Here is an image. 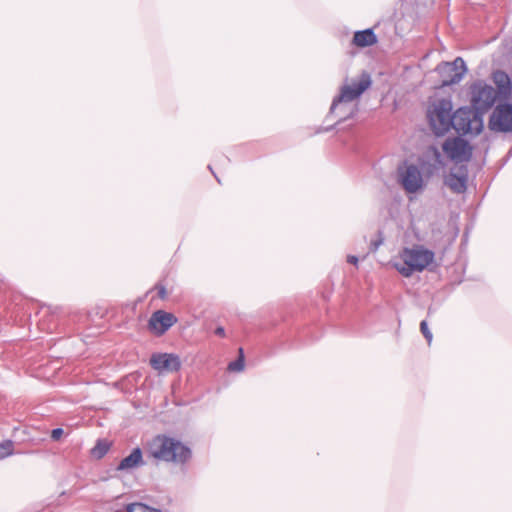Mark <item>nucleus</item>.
Wrapping results in <instances>:
<instances>
[{
	"mask_svg": "<svg viewBox=\"0 0 512 512\" xmlns=\"http://www.w3.org/2000/svg\"><path fill=\"white\" fill-rule=\"evenodd\" d=\"M421 165L428 176L442 168L443 161L439 150L433 146L429 147L421 159Z\"/></svg>",
	"mask_w": 512,
	"mask_h": 512,
	"instance_id": "obj_13",
	"label": "nucleus"
},
{
	"mask_svg": "<svg viewBox=\"0 0 512 512\" xmlns=\"http://www.w3.org/2000/svg\"><path fill=\"white\" fill-rule=\"evenodd\" d=\"M381 244V241L377 242V243H374V247H373V250H377L378 246Z\"/></svg>",
	"mask_w": 512,
	"mask_h": 512,
	"instance_id": "obj_27",
	"label": "nucleus"
},
{
	"mask_svg": "<svg viewBox=\"0 0 512 512\" xmlns=\"http://www.w3.org/2000/svg\"><path fill=\"white\" fill-rule=\"evenodd\" d=\"M451 127L458 133L477 135L483 129L482 115L471 108H459L452 114Z\"/></svg>",
	"mask_w": 512,
	"mask_h": 512,
	"instance_id": "obj_3",
	"label": "nucleus"
},
{
	"mask_svg": "<svg viewBox=\"0 0 512 512\" xmlns=\"http://www.w3.org/2000/svg\"><path fill=\"white\" fill-rule=\"evenodd\" d=\"M435 254L432 250L422 245L403 248L398 255L399 261L393 263V267L406 278L411 277L415 272L424 271L433 263Z\"/></svg>",
	"mask_w": 512,
	"mask_h": 512,
	"instance_id": "obj_1",
	"label": "nucleus"
},
{
	"mask_svg": "<svg viewBox=\"0 0 512 512\" xmlns=\"http://www.w3.org/2000/svg\"><path fill=\"white\" fill-rule=\"evenodd\" d=\"M62 435H63V429H61V428L53 429L52 432H51V438L54 441L59 440Z\"/></svg>",
	"mask_w": 512,
	"mask_h": 512,
	"instance_id": "obj_23",
	"label": "nucleus"
},
{
	"mask_svg": "<svg viewBox=\"0 0 512 512\" xmlns=\"http://www.w3.org/2000/svg\"><path fill=\"white\" fill-rule=\"evenodd\" d=\"M492 79L498 88V93L503 96L510 95L512 92V84L510 77L504 71L497 70L492 74Z\"/></svg>",
	"mask_w": 512,
	"mask_h": 512,
	"instance_id": "obj_15",
	"label": "nucleus"
},
{
	"mask_svg": "<svg viewBox=\"0 0 512 512\" xmlns=\"http://www.w3.org/2000/svg\"><path fill=\"white\" fill-rule=\"evenodd\" d=\"M243 368H244V355H243V349L240 348L239 349V358L236 361L231 362L228 365V369L230 371L240 372L243 370Z\"/></svg>",
	"mask_w": 512,
	"mask_h": 512,
	"instance_id": "obj_20",
	"label": "nucleus"
},
{
	"mask_svg": "<svg viewBox=\"0 0 512 512\" xmlns=\"http://www.w3.org/2000/svg\"><path fill=\"white\" fill-rule=\"evenodd\" d=\"M467 172L465 169L460 168L457 173L450 172L445 178V184L454 193H463L466 190Z\"/></svg>",
	"mask_w": 512,
	"mask_h": 512,
	"instance_id": "obj_14",
	"label": "nucleus"
},
{
	"mask_svg": "<svg viewBox=\"0 0 512 512\" xmlns=\"http://www.w3.org/2000/svg\"><path fill=\"white\" fill-rule=\"evenodd\" d=\"M399 180L404 190L408 193H416L423 189L424 179L420 169L409 164L399 168Z\"/></svg>",
	"mask_w": 512,
	"mask_h": 512,
	"instance_id": "obj_7",
	"label": "nucleus"
},
{
	"mask_svg": "<svg viewBox=\"0 0 512 512\" xmlns=\"http://www.w3.org/2000/svg\"><path fill=\"white\" fill-rule=\"evenodd\" d=\"M377 37L372 29L355 32L353 36V44L357 47H367L375 44Z\"/></svg>",
	"mask_w": 512,
	"mask_h": 512,
	"instance_id": "obj_17",
	"label": "nucleus"
},
{
	"mask_svg": "<svg viewBox=\"0 0 512 512\" xmlns=\"http://www.w3.org/2000/svg\"><path fill=\"white\" fill-rule=\"evenodd\" d=\"M443 151L454 162L469 161L472 156V148L462 138H448L443 144Z\"/></svg>",
	"mask_w": 512,
	"mask_h": 512,
	"instance_id": "obj_8",
	"label": "nucleus"
},
{
	"mask_svg": "<svg viewBox=\"0 0 512 512\" xmlns=\"http://www.w3.org/2000/svg\"><path fill=\"white\" fill-rule=\"evenodd\" d=\"M438 71L446 78L443 79L444 86L460 82L466 72V65L462 58L458 57L453 62L442 63L437 67Z\"/></svg>",
	"mask_w": 512,
	"mask_h": 512,
	"instance_id": "obj_10",
	"label": "nucleus"
},
{
	"mask_svg": "<svg viewBox=\"0 0 512 512\" xmlns=\"http://www.w3.org/2000/svg\"><path fill=\"white\" fill-rule=\"evenodd\" d=\"M110 449V443L106 440H98L91 450V455L96 459L104 457Z\"/></svg>",
	"mask_w": 512,
	"mask_h": 512,
	"instance_id": "obj_18",
	"label": "nucleus"
},
{
	"mask_svg": "<svg viewBox=\"0 0 512 512\" xmlns=\"http://www.w3.org/2000/svg\"><path fill=\"white\" fill-rule=\"evenodd\" d=\"M13 452V442L10 440L0 443V457H7Z\"/></svg>",
	"mask_w": 512,
	"mask_h": 512,
	"instance_id": "obj_21",
	"label": "nucleus"
},
{
	"mask_svg": "<svg viewBox=\"0 0 512 512\" xmlns=\"http://www.w3.org/2000/svg\"><path fill=\"white\" fill-rule=\"evenodd\" d=\"M149 454L160 461L184 463L190 456L191 451L181 442L166 436H157L150 443Z\"/></svg>",
	"mask_w": 512,
	"mask_h": 512,
	"instance_id": "obj_2",
	"label": "nucleus"
},
{
	"mask_svg": "<svg viewBox=\"0 0 512 512\" xmlns=\"http://www.w3.org/2000/svg\"><path fill=\"white\" fill-rule=\"evenodd\" d=\"M471 104L474 110L481 115L488 111L495 103L497 92L484 81H477L470 87Z\"/></svg>",
	"mask_w": 512,
	"mask_h": 512,
	"instance_id": "obj_5",
	"label": "nucleus"
},
{
	"mask_svg": "<svg viewBox=\"0 0 512 512\" xmlns=\"http://www.w3.org/2000/svg\"><path fill=\"white\" fill-rule=\"evenodd\" d=\"M177 319L172 313L158 310L154 312L148 322L151 332L157 336L163 335L171 326L176 323Z\"/></svg>",
	"mask_w": 512,
	"mask_h": 512,
	"instance_id": "obj_12",
	"label": "nucleus"
},
{
	"mask_svg": "<svg viewBox=\"0 0 512 512\" xmlns=\"http://www.w3.org/2000/svg\"><path fill=\"white\" fill-rule=\"evenodd\" d=\"M452 103L449 99L434 102L428 110L430 125L437 135H443L451 128Z\"/></svg>",
	"mask_w": 512,
	"mask_h": 512,
	"instance_id": "obj_4",
	"label": "nucleus"
},
{
	"mask_svg": "<svg viewBox=\"0 0 512 512\" xmlns=\"http://www.w3.org/2000/svg\"><path fill=\"white\" fill-rule=\"evenodd\" d=\"M489 128L495 132L512 131V104H500L492 112Z\"/></svg>",
	"mask_w": 512,
	"mask_h": 512,
	"instance_id": "obj_9",
	"label": "nucleus"
},
{
	"mask_svg": "<svg viewBox=\"0 0 512 512\" xmlns=\"http://www.w3.org/2000/svg\"><path fill=\"white\" fill-rule=\"evenodd\" d=\"M215 334L218 335V336H225V330L223 327H218L216 330H215Z\"/></svg>",
	"mask_w": 512,
	"mask_h": 512,
	"instance_id": "obj_26",
	"label": "nucleus"
},
{
	"mask_svg": "<svg viewBox=\"0 0 512 512\" xmlns=\"http://www.w3.org/2000/svg\"><path fill=\"white\" fill-rule=\"evenodd\" d=\"M370 86V75L362 73L358 81H353L351 84H345L341 87L340 94L332 102L330 111L334 112L341 103H349L358 99Z\"/></svg>",
	"mask_w": 512,
	"mask_h": 512,
	"instance_id": "obj_6",
	"label": "nucleus"
},
{
	"mask_svg": "<svg viewBox=\"0 0 512 512\" xmlns=\"http://www.w3.org/2000/svg\"><path fill=\"white\" fill-rule=\"evenodd\" d=\"M128 512H161L159 509L151 508L143 503H132L127 506Z\"/></svg>",
	"mask_w": 512,
	"mask_h": 512,
	"instance_id": "obj_19",
	"label": "nucleus"
},
{
	"mask_svg": "<svg viewBox=\"0 0 512 512\" xmlns=\"http://www.w3.org/2000/svg\"><path fill=\"white\" fill-rule=\"evenodd\" d=\"M143 464L142 451L140 448L132 450L130 455L123 458L117 466L118 471L131 470Z\"/></svg>",
	"mask_w": 512,
	"mask_h": 512,
	"instance_id": "obj_16",
	"label": "nucleus"
},
{
	"mask_svg": "<svg viewBox=\"0 0 512 512\" xmlns=\"http://www.w3.org/2000/svg\"><path fill=\"white\" fill-rule=\"evenodd\" d=\"M150 365L158 373L177 372L181 369V360L173 353H154L150 357Z\"/></svg>",
	"mask_w": 512,
	"mask_h": 512,
	"instance_id": "obj_11",
	"label": "nucleus"
},
{
	"mask_svg": "<svg viewBox=\"0 0 512 512\" xmlns=\"http://www.w3.org/2000/svg\"><path fill=\"white\" fill-rule=\"evenodd\" d=\"M420 330H421V332H422L423 336L426 338V340H427L428 344H430V343H431V341H432L433 336H432V333H431V331L429 330L428 325H427V322H426L425 320H423V321L420 323Z\"/></svg>",
	"mask_w": 512,
	"mask_h": 512,
	"instance_id": "obj_22",
	"label": "nucleus"
},
{
	"mask_svg": "<svg viewBox=\"0 0 512 512\" xmlns=\"http://www.w3.org/2000/svg\"><path fill=\"white\" fill-rule=\"evenodd\" d=\"M347 261L351 264L356 265L358 263V258L356 256L350 255L348 256Z\"/></svg>",
	"mask_w": 512,
	"mask_h": 512,
	"instance_id": "obj_25",
	"label": "nucleus"
},
{
	"mask_svg": "<svg viewBox=\"0 0 512 512\" xmlns=\"http://www.w3.org/2000/svg\"><path fill=\"white\" fill-rule=\"evenodd\" d=\"M156 288L158 290L159 298L165 299L166 298V289H165V287L162 286V285H158Z\"/></svg>",
	"mask_w": 512,
	"mask_h": 512,
	"instance_id": "obj_24",
	"label": "nucleus"
}]
</instances>
